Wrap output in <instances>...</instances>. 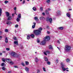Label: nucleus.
<instances>
[{"label": "nucleus", "mask_w": 73, "mask_h": 73, "mask_svg": "<svg viewBox=\"0 0 73 73\" xmlns=\"http://www.w3.org/2000/svg\"><path fill=\"white\" fill-rule=\"evenodd\" d=\"M25 70L27 72H29V68L28 67H26L25 68Z\"/></svg>", "instance_id": "ddd939ff"}, {"label": "nucleus", "mask_w": 73, "mask_h": 73, "mask_svg": "<svg viewBox=\"0 0 73 73\" xmlns=\"http://www.w3.org/2000/svg\"><path fill=\"white\" fill-rule=\"evenodd\" d=\"M45 43H46V41L44 39L43 41L40 43V44L41 45H44L45 44Z\"/></svg>", "instance_id": "6e6552de"}, {"label": "nucleus", "mask_w": 73, "mask_h": 73, "mask_svg": "<svg viewBox=\"0 0 73 73\" xmlns=\"http://www.w3.org/2000/svg\"><path fill=\"white\" fill-rule=\"evenodd\" d=\"M31 37H32V38H34V37H35V35L33 34L31 35Z\"/></svg>", "instance_id": "c756f323"}, {"label": "nucleus", "mask_w": 73, "mask_h": 73, "mask_svg": "<svg viewBox=\"0 0 73 73\" xmlns=\"http://www.w3.org/2000/svg\"><path fill=\"white\" fill-rule=\"evenodd\" d=\"M8 3V1H5V4H7Z\"/></svg>", "instance_id": "e433bc0d"}, {"label": "nucleus", "mask_w": 73, "mask_h": 73, "mask_svg": "<svg viewBox=\"0 0 73 73\" xmlns=\"http://www.w3.org/2000/svg\"><path fill=\"white\" fill-rule=\"evenodd\" d=\"M10 63L11 64H13V62L12 61H11L10 62Z\"/></svg>", "instance_id": "ea45409f"}, {"label": "nucleus", "mask_w": 73, "mask_h": 73, "mask_svg": "<svg viewBox=\"0 0 73 73\" xmlns=\"http://www.w3.org/2000/svg\"><path fill=\"white\" fill-rule=\"evenodd\" d=\"M57 48H58V49H59V50H60V48L59 47H57Z\"/></svg>", "instance_id": "052dcab7"}, {"label": "nucleus", "mask_w": 73, "mask_h": 73, "mask_svg": "<svg viewBox=\"0 0 73 73\" xmlns=\"http://www.w3.org/2000/svg\"><path fill=\"white\" fill-rule=\"evenodd\" d=\"M49 49H53V47L51 45H50L48 47Z\"/></svg>", "instance_id": "dca6fc26"}, {"label": "nucleus", "mask_w": 73, "mask_h": 73, "mask_svg": "<svg viewBox=\"0 0 73 73\" xmlns=\"http://www.w3.org/2000/svg\"><path fill=\"white\" fill-rule=\"evenodd\" d=\"M14 44H16V45H19L18 41H15L14 42Z\"/></svg>", "instance_id": "6ab92c4d"}, {"label": "nucleus", "mask_w": 73, "mask_h": 73, "mask_svg": "<svg viewBox=\"0 0 73 73\" xmlns=\"http://www.w3.org/2000/svg\"><path fill=\"white\" fill-rule=\"evenodd\" d=\"M5 60H6L7 61H8V62H9V60H10V59H4V58L2 59V61L3 62H5Z\"/></svg>", "instance_id": "9d476101"}, {"label": "nucleus", "mask_w": 73, "mask_h": 73, "mask_svg": "<svg viewBox=\"0 0 73 73\" xmlns=\"http://www.w3.org/2000/svg\"><path fill=\"white\" fill-rule=\"evenodd\" d=\"M47 21H49L50 24H52V19L50 18V19L49 18H47Z\"/></svg>", "instance_id": "0eeeda50"}, {"label": "nucleus", "mask_w": 73, "mask_h": 73, "mask_svg": "<svg viewBox=\"0 0 73 73\" xmlns=\"http://www.w3.org/2000/svg\"><path fill=\"white\" fill-rule=\"evenodd\" d=\"M18 18H19V19H20V18H21V14H19L18 15Z\"/></svg>", "instance_id": "7c9ffc66"}, {"label": "nucleus", "mask_w": 73, "mask_h": 73, "mask_svg": "<svg viewBox=\"0 0 73 73\" xmlns=\"http://www.w3.org/2000/svg\"><path fill=\"white\" fill-rule=\"evenodd\" d=\"M50 52V51H46V52H44V54H45V55H46V56H47V54H49Z\"/></svg>", "instance_id": "1a4fd4ad"}, {"label": "nucleus", "mask_w": 73, "mask_h": 73, "mask_svg": "<svg viewBox=\"0 0 73 73\" xmlns=\"http://www.w3.org/2000/svg\"><path fill=\"white\" fill-rule=\"evenodd\" d=\"M66 15L68 17H69L70 19V14H69V13H67Z\"/></svg>", "instance_id": "f8f14e48"}, {"label": "nucleus", "mask_w": 73, "mask_h": 73, "mask_svg": "<svg viewBox=\"0 0 73 73\" xmlns=\"http://www.w3.org/2000/svg\"><path fill=\"white\" fill-rule=\"evenodd\" d=\"M40 20H44L45 19V18L44 17H41L40 18Z\"/></svg>", "instance_id": "4be33fe9"}, {"label": "nucleus", "mask_w": 73, "mask_h": 73, "mask_svg": "<svg viewBox=\"0 0 73 73\" xmlns=\"http://www.w3.org/2000/svg\"><path fill=\"white\" fill-rule=\"evenodd\" d=\"M1 34H2V32L0 31V35H1Z\"/></svg>", "instance_id": "13d9d810"}, {"label": "nucleus", "mask_w": 73, "mask_h": 73, "mask_svg": "<svg viewBox=\"0 0 73 73\" xmlns=\"http://www.w3.org/2000/svg\"><path fill=\"white\" fill-rule=\"evenodd\" d=\"M66 62H70V59L68 58L67 59H66Z\"/></svg>", "instance_id": "b1692460"}, {"label": "nucleus", "mask_w": 73, "mask_h": 73, "mask_svg": "<svg viewBox=\"0 0 73 73\" xmlns=\"http://www.w3.org/2000/svg\"><path fill=\"white\" fill-rule=\"evenodd\" d=\"M58 29H60V30H62L63 29V27H60L58 28Z\"/></svg>", "instance_id": "a878e982"}, {"label": "nucleus", "mask_w": 73, "mask_h": 73, "mask_svg": "<svg viewBox=\"0 0 73 73\" xmlns=\"http://www.w3.org/2000/svg\"><path fill=\"white\" fill-rule=\"evenodd\" d=\"M1 13H2V10H1V9L0 8V16H1Z\"/></svg>", "instance_id": "c85d7f7f"}, {"label": "nucleus", "mask_w": 73, "mask_h": 73, "mask_svg": "<svg viewBox=\"0 0 73 73\" xmlns=\"http://www.w3.org/2000/svg\"><path fill=\"white\" fill-rule=\"evenodd\" d=\"M6 14L7 16V17H8V16H9V13L8 12H6Z\"/></svg>", "instance_id": "f3484780"}, {"label": "nucleus", "mask_w": 73, "mask_h": 73, "mask_svg": "<svg viewBox=\"0 0 73 73\" xmlns=\"http://www.w3.org/2000/svg\"><path fill=\"white\" fill-rule=\"evenodd\" d=\"M11 56H13V57H16V58H17L19 56L17 54H16L14 52H11Z\"/></svg>", "instance_id": "20e7f679"}, {"label": "nucleus", "mask_w": 73, "mask_h": 73, "mask_svg": "<svg viewBox=\"0 0 73 73\" xmlns=\"http://www.w3.org/2000/svg\"><path fill=\"white\" fill-rule=\"evenodd\" d=\"M69 1H72V0H68Z\"/></svg>", "instance_id": "338daca9"}, {"label": "nucleus", "mask_w": 73, "mask_h": 73, "mask_svg": "<svg viewBox=\"0 0 73 73\" xmlns=\"http://www.w3.org/2000/svg\"><path fill=\"white\" fill-rule=\"evenodd\" d=\"M37 73H40V70H39L38 69L37 70Z\"/></svg>", "instance_id": "a18cd8bd"}, {"label": "nucleus", "mask_w": 73, "mask_h": 73, "mask_svg": "<svg viewBox=\"0 0 73 73\" xmlns=\"http://www.w3.org/2000/svg\"><path fill=\"white\" fill-rule=\"evenodd\" d=\"M42 30V28H40L37 30H35L34 31V33L35 35H38L41 32V31Z\"/></svg>", "instance_id": "f257e3e1"}, {"label": "nucleus", "mask_w": 73, "mask_h": 73, "mask_svg": "<svg viewBox=\"0 0 73 73\" xmlns=\"http://www.w3.org/2000/svg\"><path fill=\"white\" fill-rule=\"evenodd\" d=\"M5 42H8V40L7 37H6L5 38Z\"/></svg>", "instance_id": "412c9836"}, {"label": "nucleus", "mask_w": 73, "mask_h": 73, "mask_svg": "<svg viewBox=\"0 0 73 73\" xmlns=\"http://www.w3.org/2000/svg\"><path fill=\"white\" fill-rule=\"evenodd\" d=\"M2 39V36H0V40Z\"/></svg>", "instance_id": "864d4df0"}, {"label": "nucleus", "mask_w": 73, "mask_h": 73, "mask_svg": "<svg viewBox=\"0 0 73 73\" xmlns=\"http://www.w3.org/2000/svg\"><path fill=\"white\" fill-rule=\"evenodd\" d=\"M44 59L46 61H48V58L46 57H45L44 58Z\"/></svg>", "instance_id": "aec40b11"}, {"label": "nucleus", "mask_w": 73, "mask_h": 73, "mask_svg": "<svg viewBox=\"0 0 73 73\" xmlns=\"http://www.w3.org/2000/svg\"><path fill=\"white\" fill-rule=\"evenodd\" d=\"M5 32H8V30L7 29H5Z\"/></svg>", "instance_id": "4c0bfd02"}, {"label": "nucleus", "mask_w": 73, "mask_h": 73, "mask_svg": "<svg viewBox=\"0 0 73 73\" xmlns=\"http://www.w3.org/2000/svg\"><path fill=\"white\" fill-rule=\"evenodd\" d=\"M4 63H2L1 64V66H4Z\"/></svg>", "instance_id": "c03bdc74"}, {"label": "nucleus", "mask_w": 73, "mask_h": 73, "mask_svg": "<svg viewBox=\"0 0 73 73\" xmlns=\"http://www.w3.org/2000/svg\"><path fill=\"white\" fill-rule=\"evenodd\" d=\"M72 9H69V11H72Z\"/></svg>", "instance_id": "e2e57ef3"}, {"label": "nucleus", "mask_w": 73, "mask_h": 73, "mask_svg": "<svg viewBox=\"0 0 73 73\" xmlns=\"http://www.w3.org/2000/svg\"><path fill=\"white\" fill-rule=\"evenodd\" d=\"M57 43H58V44H60V41H59V40H58L57 41Z\"/></svg>", "instance_id": "6e6d98bb"}, {"label": "nucleus", "mask_w": 73, "mask_h": 73, "mask_svg": "<svg viewBox=\"0 0 73 73\" xmlns=\"http://www.w3.org/2000/svg\"><path fill=\"white\" fill-rule=\"evenodd\" d=\"M46 13L47 14V15H48L49 14V12L47 10L46 11Z\"/></svg>", "instance_id": "c9c22d12"}, {"label": "nucleus", "mask_w": 73, "mask_h": 73, "mask_svg": "<svg viewBox=\"0 0 73 73\" xmlns=\"http://www.w3.org/2000/svg\"><path fill=\"white\" fill-rule=\"evenodd\" d=\"M14 68H17L18 67H17V66H14Z\"/></svg>", "instance_id": "de8ad7c7"}, {"label": "nucleus", "mask_w": 73, "mask_h": 73, "mask_svg": "<svg viewBox=\"0 0 73 73\" xmlns=\"http://www.w3.org/2000/svg\"><path fill=\"white\" fill-rule=\"evenodd\" d=\"M48 11H50V9L48 8Z\"/></svg>", "instance_id": "4d7b16f0"}, {"label": "nucleus", "mask_w": 73, "mask_h": 73, "mask_svg": "<svg viewBox=\"0 0 73 73\" xmlns=\"http://www.w3.org/2000/svg\"><path fill=\"white\" fill-rule=\"evenodd\" d=\"M44 40L46 41H49L50 40V37L48 36H45L44 38Z\"/></svg>", "instance_id": "39448f33"}, {"label": "nucleus", "mask_w": 73, "mask_h": 73, "mask_svg": "<svg viewBox=\"0 0 73 73\" xmlns=\"http://www.w3.org/2000/svg\"><path fill=\"white\" fill-rule=\"evenodd\" d=\"M6 24L7 25H10V24H11V22H10V21H7L6 22Z\"/></svg>", "instance_id": "2eb2a0df"}, {"label": "nucleus", "mask_w": 73, "mask_h": 73, "mask_svg": "<svg viewBox=\"0 0 73 73\" xmlns=\"http://www.w3.org/2000/svg\"><path fill=\"white\" fill-rule=\"evenodd\" d=\"M47 33H48V34H49V32L48 31L47 32Z\"/></svg>", "instance_id": "680f3d73"}, {"label": "nucleus", "mask_w": 73, "mask_h": 73, "mask_svg": "<svg viewBox=\"0 0 73 73\" xmlns=\"http://www.w3.org/2000/svg\"><path fill=\"white\" fill-rule=\"evenodd\" d=\"M1 55H2V53H0V56H1Z\"/></svg>", "instance_id": "0e129e2a"}, {"label": "nucleus", "mask_w": 73, "mask_h": 73, "mask_svg": "<svg viewBox=\"0 0 73 73\" xmlns=\"http://www.w3.org/2000/svg\"><path fill=\"white\" fill-rule=\"evenodd\" d=\"M47 28H49V27L48 26H47Z\"/></svg>", "instance_id": "774afa93"}, {"label": "nucleus", "mask_w": 73, "mask_h": 73, "mask_svg": "<svg viewBox=\"0 0 73 73\" xmlns=\"http://www.w3.org/2000/svg\"><path fill=\"white\" fill-rule=\"evenodd\" d=\"M33 9L34 11H36V8L35 7H33Z\"/></svg>", "instance_id": "393cba45"}, {"label": "nucleus", "mask_w": 73, "mask_h": 73, "mask_svg": "<svg viewBox=\"0 0 73 73\" xmlns=\"http://www.w3.org/2000/svg\"><path fill=\"white\" fill-rule=\"evenodd\" d=\"M34 19H35L36 20H38V18L37 17H35L34 18Z\"/></svg>", "instance_id": "58836bf2"}, {"label": "nucleus", "mask_w": 73, "mask_h": 73, "mask_svg": "<svg viewBox=\"0 0 73 73\" xmlns=\"http://www.w3.org/2000/svg\"><path fill=\"white\" fill-rule=\"evenodd\" d=\"M47 64L48 65H50V63L49 62H47Z\"/></svg>", "instance_id": "a19ab883"}, {"label": "nucleus", "mask_w": 73, "mask_h": 73, "mask_svg": "<svg viewBox=\"0 0 73 73\" xmlns=\"http://www.w3.org/2000/svg\"><path fill=\"white\" fill-rule=\"evenodd\" d=\"M25 62V63H26V64L27 65H29V62H28L27 61H26Z\"/></svg>", "instance_id": "cd10ccee"}, {"label": "nucleus", "mask_w": 73, "mask_h": 73, "mask_svg": "<svg viewBox=\"0 0 73 73\" xmlns=\"http://www.w3.org/2000/svg\"><path fill=\"white\" fill-rule=\"evenodd\" d=\"M33 24L34 25L32 26V28H35V26H36V23H33Z\"/></svg>", "instance_id": "4468645a"}, {"label": "nucleus", "mask_w": 73, "mask_h": 73, "mask_svg": "<svg viewBox=\"0 0 73 73\" xmlns=\"http://www.w3.org/2000/svg\"><path fill=\"white\" fill-rule=\"evenodd\" d=\"M35 61L36 62H38V59L37 58H35Z\"/></svg>", "instance_id": "a211bd4d"}, {"label": "nucleus", "mask_w": 73, "mask_h": 73, "mask_svg": "<svg viewBox=\"0 0 73 73\" xmlns=\"http://www.w3.org/2000/svg\"><path fill=\"white\" fill-rule=\"evenodd\" d=\"M21 65L23 66H25V64H24V63H21Z\"/></svg>", "instance_id": "37998d69"}, {"label": "nucleus", "mask_w": 73, "mask_h": 73, "mask_svg": "<svg viewBox=\"0 0 73 73\" xmlns=\"http://www.w3.org/2000/svg\"><path fill=\"white\" fill-rule=\"evenodd\" d=\"M18 26H19V25H16L15 26V28H17L18 27Z\"/></svg>", "instance_id": "79ce46f5"}, {"label": "nucleus", "mask_w": 73, "mask_h": 73, "mask_svg": "<svg viewBox=\"0 0 73 73\" xmlns=\"http://www.w3.org/2000/svg\"><path fill=\"white\" fill-rule=\"evenodd\" d=\"M37 42L38 43H39V42H40V39H37Z\"/></svg>", "instance_id": "f704fd0d"}, {"label": "nucleus", "mask_w": 73, "mask_h": 73, "mask_svg": "<svg viewBox=\"0 0 73 73\" xmlns=\"http://www.w3.org/2000/svg\"><path fill=\"white\" fill-rule=\"evenodd\" d=\"M6 50L7 51H8V50H10L9 49V48H6Z\"/></svg>", "instance_id": "49530a36"}, {"label": "nucleus", "mask_w": 73, "mask_h": 73, "mask_svg": "<svg viewBox=\"0 0 73 73\" xmlns=\"http://www.w3.org/2000/svg\"><path fill=\"white\" fill-rule=\"evenodd\" d=\"M64 49L66 52H69L71 49V47L68 45H66L64 47Z\"/></svg>", "instance_id": "f03ea898"}, {"label": "nucleus", "mask_w": 73, "mask_h": 73, "mask_svg": "<svg viewBox=\"0 0 73 73\" xmlns=\"http://www.w3.org/2000/svg\"><path fill=\"white\" fill-rule=\"evenodd\" d=\"M43 9L42 8V7H40V11H42Z\"/></svg>", "instance_id": "09e8293b"}, {"label": "nucleus", "mask_w": 73, "mask_h": 73, "mask_svg": "<svg viewBox=\"0 0 73 73\" xmlns=\"http://www.w3.org/2000/svg\"><path fill=\"white\" fill-rule=\"evenodd\" d=\"M58 60H56V63L57 64V63H58Z\"/></svg>", "instance_id": "603ef678"}, {"label": "nucleus", "mask_w": 73, "mask_h": 73, "mask_svg": "<svg viewBox=\"0 0 73 73\" xmlns=\"http://www.w3.org/2000/svg\"><path fill=\"white\" fill-rule=\"evenodd\" d=\"M2 70H5L6 69V68H5V67H3L2 68Z\"/></svg>", "instance_id": "72a5a7b5"}, {"label": "nucleus", "mask_w": 73, "mask_h": 73, "mask_svg": "<svg viewBox=\"0 0 73 73\" xmlns=\"http://www.w3.org/2000/svg\"><path fill=\"white\" fill-rule=\"evenodd\" d=\"M30 37H31V36L30 35H27V39H28V40H29V39L30 38Z\"/></svg>", "instance_id": "5701e85b"}, {"label": "nucleus", "mask_w": 73, "mask_h": 73, "mask_svg": "<svg viewBox=\"0 0 73 73\" xmlns=\"http://www.w3.org/2000/svg\"><path fill=\"white\" fill-rule=\"evenodd\" d=\"M57 16H60L61 14V13L60 10H58L56 12Z\"/></svg>", "instance_id": "423d86ee"}, {"label": "nucleus", "mask_w": 73, "mask_h": 73, "mask_svg": "<svg viewBox=\"0 0 73 73\" xmlns=\"http://www.w3.org/2000/svg\"><path fill=\"white\" fill-rule=\"evenodd\" d=\"M20 19L19 18H17V22H19L20 21Z\"/></svg>", "instance_id": "bb28decb"}, {"label": "nucleus", "mask_w": 73, "mask_h": 73, "mask_svg": "<svg viewBox=\"0 0 73 73\" xmlns=\"http://www.w3.org/2000/svg\"><path fill=\"white\" fill-rule=\"evenodd\" d=\"M60 64L61 65L62 69L63 71H65L66 70V69L65 68V64L63 63L62 62H61L60 63Z\"/></svg>", "instance_id": "7ed1b4c3"}, {"label": "nucleus", "mask_w": 73, "mask_h": 73, "mask_svg": "<svg viewBox=\"0 0 73 73\" xmlns=\"http://www.w3.org/2000/svg\"><path fill=\"white\" fill-rule=\"evenodd\" d=\"M42 69L43 70H44V72H46V68H45V67H43Z\"/></svg>", "instance_id": "2f4dec72"}, {"label": "nucleus", "mask_w": 73, "mask_h": 73, "mask_svg": "<svg viewBox=\"0 0 73 73\" xmlns=\"http://www.w3.org/2000/svg\"><path fill=\"white\" fill-rule=\"evenodd\" d=\"M13 38H14V40H16V39H17L16 37H14Z\"/></svg>", "instance_id": "3c124183"}, {"label": "nucleus", "mask_w": 73, "mask_h": 73, "mask_svg": "<svg viewBox=\"0 0 73 73\" xmlns=\"http://www.w3.org/2000/svg\"><path fill=\"white\" fill-rule=\"evenodd\" d=\"M14 11H16V7H14Z\"/></svg>", "instance_id": "5fc2aeb1"}, {"label": "nucleus", "mask_w": 73, "mask_h": 73, "mask_svg": "<svg viewBox=\"0 0 73 73\" xmlns=\"http://www.w3.org/2000/svg\"><path fill=\"white\" fill-rule=\"evenodd\" d=\"M25 0H24L22 3L23 4H24L25 3Z\"/></svg>", "instance_id": "8fccbe9b"}, {"label": "nucleus", "mask_w": 73, "mask_h": 73, "mask_svg": "<svg viewBox=\"0 0 73 73\" xmlns=\"http://www.w3.org/2000/svg\"><path fill=\"white\" fill-rule=\"evenodd\" d=\"M8 20H11L12 19V17L11 16H9L7 17Z\"/></svg>", "instance_id": "9b49d317"}, {"label": "nucleus", "mask_w": 73, "mask_h": 73, "mask_svg": "<svg viewBox=\"0 0 73 73\" xmlns=\"http://www.w3.org/2000/svg\"><path fill=\"white\" fill-rule=\"evenodd\" d=\"M14 15H15V14H12V16H14Z\"/></svg>", "instance_id": "69168bd1"}, {"label": "nucleus", "mask_w": 73, "mask_h": 73, "mask_svg": "<svg viewBox=\"0 0 73 73\" xmlns=\"http://www.w3.org/2000/svg\"><path fill=\"white\" fill-rule=\"evenodd\" d=\"M42 15H45V13H42Z\"/></svg>", "instance_id": "bf43d9fd"}, {"label": "nucleus", "mask_w": 73, "mask_h": 73, "mask_svg": "<svg viewBox=\"0 0 73 73\" xmlns=\"http://www.w3.org/2000/svg\"><path fill=\"white\" fill-rule=\"evenodd\" d=\"M46 2L47 3H50V0H47L46 1Z\"/></svg>", "instance_id": "473e14b6"}]
</instances>
